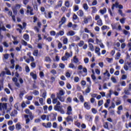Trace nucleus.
<instances>
[{"mask_svg": "<svg viewBox=\"0 0 131 131\" xmlns=\"http://www.w3.org/2000/svg\"><path fill=\"white\" fill-rule=\"evenodd\" d=\"M52 103L53 104H56L54 107V109L55 111L60 112L61 114H65V112H64L63 107L61 106V102L58 101V98H54L52 100Z\"/></svg>", "mask_w": 131, "mask_h": 131, "instance_id": "obj_1", "label": "nucleus"}, {"mask_svg": "<svg viewBox=\"0 0 131 131\" xmlns=\"http://www.w3.org/2000/svg\"><path fill=\"white\" fill-rule=\"evenodd\" d=\"M65 95V92L63 89L59 90V92L56 94V97H62Z\"/></svg>", "mask_w": 131, "mask_h": 131, "instance_id": "obj_2", "label": "nucleus"}, {"mask_svg": "<svg viewBox=\"0 0 131 131\" xmlns=\"http://www.w3.org/2000/svg\"><path fill=\"white\" fill-rule=\"evenodd\" d=\"M57 113L55 114H53L51 113L49 115V116H50L51 117V120H52V121H55V120H56V117H57Z\"/></svg>", "mask_w": 131, "mask_h": 131, "instance_id": "obj_3", "label": "nucleus"}, {"mask_svg": "<svg viewBox=\"0 0 131 131\" xmlns=\"http://www.w3.org/2000/svg\"><path fill=\"white\" fill-rule=\"evenodd\" d=\"M67 114L68 115H71V114H72V107L71 106H69L68 107Z\"/></svg>", "mask_w": 131, "mask_h": 131, "instance_id": "obj_4", "label": "nucleus"}, {"mask_svg": "<svg viewBox=\"0 0 131 131\" xmlns=\"http://www.w3.org/2000/svg\"><path fill=\"white\" fill-rule=\"evenodd\" d=\"M85 119L88 121H92L93 120V117L90 115H85Z\"/></svg>", "mask_w": 131, "mask_h": 131, "instance_id": "obj_5", "label": "nucleus"}, {"mask_svg": "<svg viewBox=\"0 0 131 131\" xmlns=\"http://www.w3.org/2000/svg\"><path fill=\"white\" fill-rule=\"evenodd\" d=\"M2 109H5V110H7V103H0V111Z\"/></svg>", "mask_w": 131, "mask_h": 131, "instance_id": "obj_6", "label": "nucleus"}, {"mask_svg": "<svg viewBox=\"0 0 131 131\" xmlns=\"http://www.w3.org/2000/svg\"><path fill=\"white\" fill-rule=\"evenodd\" d=\"M67 35H68V36H73L74 35H75V32L71 30L67 33Z\"/></svg>", "mask_w": 131, "mask_h": 131, "instance_id": "obj_7", "label": "nucleus"}, {"mask_svg": "<svg viewBox=\"0 0 131 131\" xmlns=\"http://www.w3.org/2000/svg\"><path fill=\"white\" fill-rule=\"evenodd\" d=\"M25 118H26V123L28 124V123H29L30 122V119L29 118V115H25L24 116Z\"/></svg>", "mask_w": 131, "mask_h": 131, "instance_id": "obj_8", "label": "nucleus"}, {"mask_svg": "<svg viewBox=\"0 0 131 131\" xmlns=\"http://www.w3.org/2000/svg\"><path fill=\"white\" fill-rule=\"evenodd\" d=\"M84 106L87 110H90V109H91V105L89 104V103L87 102L84 103Z\"/></svg>", "mask_w": 131, "mask_h": 131, "instance_id": "obj_9", "label": "nucleus"}, {"mask_svg": "<svg viewBox=\"0 0 131 131\" xmlns=\"http://www.w3.org/2000/svg\"><path fill=\"white\" fill-rule=\"evenodd\" d=\"M66 121L67 122H69V121L73 122V118H72V116H69L66 118Z\"/></svg>", "mask_w": 131, "mask_h": 131, "instance_id": "obj_10", "label": "nucleus"}, {"mask_svg": "<svg viewBox=\"0 0 131 131\" xmlns=\"http://www.w3.org/2000/svg\"><path fill=\"white\" fill-rule=\"evenodd\" d=\"M12 10L13 11L14 15H15V16H16V15H17V14H18V10H17V8H16V7H12Z\"/></svg>", "mask_w": 131, "mask_h": 131, "instance_id": "obj_11", "label": "nucleus"}, {"mask_svg": "<svg viewBox=\"0 0 131 131\" xmlns=\"http://www.w3.org/2000/svg\"><path fill=\"white\" fill-rule=\"evenodd\" d=\"M30 75L32 77L33 79H34L35 80H36L37 78V76L36 75V74H34L33 72H31Z\"/></svg>", "mask_w": 131, "mask_h": 131, "instance_id": "obj_12", "label": "nucleus"}, {"mask_svg": "<svg viewBox=\"0 0 131 131\" xmlns=\"http://www.w3.org/2000/svg\"><path fill=\"white\" fill-rule=\"evenodd\" d=\"M59 24H64V23H66V17H62L61 19V20L59 22Z\"/></svg>", "mask_w": 131, "mask_h": 131, "instance_id": "obj_13", "label": "nucleus"}, {"mask_svg": "<svg viewBox=\"0 0 131 131\" xmlns=\"http://www.w3.org/2000/svg\"><path fill=\"white\" fill-rule=\"evenodd\" d=\"M23 38L25 40H27V41H28L29 40V35L27 34H25L23 36Z\"/></svg>", "mask_w": 131, "mask_h": 131, "instance_id": "obj_14", "label": "nucleus"}, {"mask_svg": "<svg viewBox=\"0 0 131 131\" xmlns=\"http://www.w3.org/2000/svg\"><path fill=\"white\" fill-rule=\"evenodd\" d=\"M17 113L18 112H17V111L16 110H14V111L12 112V113H11L10 116L14 117L15 115H17Z\"/></svg>", "mask_w": 131, "mask_h": 131, "instance_id": "obj_15", "label": "nucleus"}, {"mask_svg": "<svg viewBox=\"0 0 131 131\" xmlns=\"http://www.w3.org/2000/svg\"><path fill=\"white\" fill-rule=\"evenodd\" d=\"M95 53L98 55V56L101 55V53H100V48L96 47L95 49Z\"/></svg>", "mask_w": 131, "mask_h": 131, "instance_id": "obj_16", "label": "nucleus"}, {"mask_svg": "<svg viewBox=\"0 0 131 131\" xmlns=\"http://www.w3.org/2000/svg\"><path fill=\"white\" fill-rule=\"evenodd\" d=\"M57 98L60 101V102H65V98L62 96H57Z\"/></svg>", "mask_w": 131, "mask_h": 131, "instance_id": "obj_17", "label": "nucleus"}, {"mask_svg": "<svg viewBox=\"0 0 131 131\" xmlns=\"http://www.w3.org/2000/svg\"><path fill=\"white\" fill-rule=\"evenodd\" d=\"M77 14L80 16V17H83L84 15L83 11L82 10H79Z\"/></svg>", "mask_w": 131, "mask_h": 131, "instance_id": "obj_18", "label": "nucleus"}, {"mask_svg": "<svg viewBox=\"0 0 131 131\" xmlns=\"http://www.w3.org/2000/svg\"><path fill=\"white\" fill-rule=\"evenodd\" d=\"M19 70V71H22V67H20L19 64H17L15 66V70Z\"/></svg>", "mask_w": 131, "mask_h": 131, "instance_id": "obj_19", "label": "nucleus"}, {"mask_svg": "<svg viewBox=\"0 0 131 131\" xmlns=\"http://www.w3.org/2000/svg\"><path fill=\"white\" fill-rule=\"evenodd\" d=\"M83 8L85 11H88L89 10V6H88V4L86 3H84L83 5Z\"/></svg>", "mask_w": 131, "mask_h": 131, "instance_id": "obj_20", "label": "nucleus"}, {"mask_svg": "<svg viewBox=\"0 0 131 131\" xmlns=\"http://www.w3.org/2000/svg\"><path fill=\"white\" fill-rule=\"evenodd\" d=\"M59 35H60L61 36L64 35V32L63 31H60L58 33L56 34V36L58 37Z\"/></svg>", "mask_w": 131, "mask_h": 131, "instance_id": "obj_21", "label": "nucleus"}, {"mask_svg": "<svg viewBox=\"0 0 131 131\" xmlns=\"http://www.w3.org/2000/svg\"><path fill=\"white\" fill-rule=\"evenodd\" d=\"M16 129L17 130H20L21 129V125L20 124V123H18L15 125Z\"/></svg>", "mask_w": 131, "mask_h": 131, "instance_id": "obj_22", "label": "nucleus"}, {"mask_svg": "<svg viewBox=\"0 0 131 131\" xmlns=\"http://www.w3.org/2000/svg\"><path fill=\"white\" fill-rule=\"evenodd\" d=\"M97 25L98 26H102L103 25V22L102 21V19H100L99 20H97Z\"/></svg>", "mask_w": 131, "mask_h": 131, "instance_id": "obj_23", "label": "nucleus"}, {"mask_svg": "<svg viewBox=\"0 0 131 131\" xmlns=\"http://www.w3.org/2000/svg\"><path fill=\"white\" fill-rule=\"evenodd\" d=\"M25 94V90L20 91V94H19V98H20V99L22 98V97H23V96H24Z\"/></svg>", "mask_w": 131, "mask_h": 131, "instance_id": "obj_24", "label": "nucleus"}, {"mask_svg": "<svg viewBox=\"0 0 131 131\" xmlns=\"http://www.w3.org/2000/svg\"><path fill=\"white\" fill-rule=\"evenodd\" d=\"M73 61L74 63H77L78 62H79V60H78V58L76 57V56H75L73 58Z\"/></svg>", "mask_w": 131, "mask_h": 131, "instance_id": "obj_25", "label": "nucleus"}, {"mask_svg": "<svg viewBox=\"0 0 131 131\" xmlns=\"http://www.w3.org/2000/svg\"><path fill=\"white\" fill-rule=\"evenodd\" d=\"M85 92L86 94H89L90 92H91V86H88Z\"/></svg>", "mask_w": 131, "mask_h": 131, "instance_id": "obj_26", "label": "nucleus"}, {"mask_svg": "<svg viewBox=\"0 0 131 131\" xmlns=\"http://www.w3.org/2000/svg\"><path fill=\"white\" fill-rule=\"evenodd\" d=\"M64 5L67 8H69L70 7V3H69V1H66Z\"/></svg>", "mask_w": 131, "mask_h": 131, "instance_id": "obj_27", "label": "nucleus"}, {"mask_svg": "<svg viewBox=\"0 0 131 131\" xmlns=\"http://www.w3.org/2000/svg\"><path fill=\"white\" fill-rule=\"evenodd\" d=\"M89 48H90V49L91 50V51H92V52H94V46L93 45V44L90 43H89Z\"/></svg>", "mask_w": 131, "mask_h": 131, "instance_id": "obj_28", "label": "nucleus"}, {"mask_svg": "<svg viewBox=\"0 0 131 131\" xmlns=\"http://www.w3.org/2000/svg\"><path fill=\"white\" fill-rule=\"evenodd\" d=\"M112 108H113V109L115 108V103L113 102H112L111 106L108 107V110H110V109H112Z\"/></svg>", "mask_w": 131, "mask_h": 131, "instance_id": "obj_29", "label": "nucleus"}, {"mask_svg": "<svg viewBox=\"0 0 131 131\" xmlns=\"http://www.w3.org/2000/svg\"><path fill=\"white\" fill-rule=\"evenodd\" d=\"M121 56V54L120 53V52H118L116 54V60H119Z\"/></svg>", "mask_w": 131, "mask_h": 131, "instance_id": "obj_30", "label": "nucleus"}, {"mask_svg": "<svg viewBox=\"0 0 131 131\" xmlns=\"http://www.w3.org/2000/svg\"><path fill=\"white\" fill-rule=\"evenodd\" d=\"M33 55H34V56H35V57H37V56H38V50H36L34 51Z\"/></svg>", "mask_w": 131, "mask_h": 131, "instance_id": "obj_31", "label": "nucleus"}, {"mask_svg": "<svg viewBox=\"0 0 131 131\" xmlns=\"http://www.w3.org/2000/svg\"><path fill=\"white\" fill-rule=\"evenodd\" d=\"M45 61L46 62H52V59H51V58L49 56H47L45 57Z\"/></svg>", "mask_w": 131, "mask_h": 131, "instance_id": "obj_32", "label": "nucleus"}, {"mask_svg": "<svg viewBox=\"0 0 131 131\" xmlns=\"http://www.w3.org/2000/svg\"><path fill=\"white\" fill-rule=\"evenodd\" d=\"M102 113H105L104 115V118H106V116H107V114L108 113V112L106 110H104L103 111L101 112Z\"/></svg>", "mask_w": 131, "mask_h": 131, "instance_id": "obj_33", "label": "nucleus"}, {"mask_svg": "<svg viewBox=\"0 0 131 131\" xmlns=\"http://www.w3.org/2000/svg\"><path fill=\"white\" fill-rule=\"evenodd\" d=\"M104 75H106L107 76V77H110V73H109V71L108 70H106L105 72L103 73Z\"/></svg>", "mask_w": 131, "mask_h": 131, "instance_id": "obj_34", "label": "nucleus"}, {"mask_svg": "<svg viewBox=\"0 0 131 131\" xmlns=\"http://www.w3.org/2000/svg\"><path fill=\"white\" fill-rule=\"evenodd\" d=\"M107 12V10L106 9V8H104L103 10H100V13L101 14H105Z\"/></svg>", "mask_w": 131, "mask_h": 131, "instance_id": "obj_35", "label": "nucleus"}, {"mask_svg": "<svg viewBox=\"0 0 131 131\" xmlns=\"http://www.w3.org/2000/svg\"><path fill=\"white\" fill-rule=\"evenodd\" d=\"M69 68H72V69H76V68H75V66H74V64L72 63H71L70 64H69Z\"/></svg>", "mask_w": 131, "mask_h": 131, "instance_id": "obj_36", "label": "nucleus"}, {"mask_svg": "<svg viewBox=\"0 0 131 131\" xmlns=\"http://www.w3.org/2000/svg\"><path fill=\"white\" fill-rule=\"evenodd\" d=\"M120 22L122 24H124V23H125V18L123 17L122 19H120Z\"/></svg>", "mask_w": 131, "mask_h": 131, "instance_id": "obj_37", "label": "nucleus"}, {"mask_svg": "<svg viewBox=\"0 0 131 131\" xmlns=\"http://www.w3.org/2000/svg\"><path fill=\"white\" fill-rule=\"evenodd\" d=\"M64 45H67L68 43V39L67 38H64L63 40Z\"/></svg>", "mask_w": 131, "mask_h": 131, "instance_id": "obj_38", "label": "nucleus"}, {"mask_svg": "<svg viewBox=\"0 0 131 131\" xmlns=\"http://www.w3.org/2000/svg\"><path fill=\"white\" fill-rule=\"evenodd\" d=\"M59 7H62V1L59 2V4L56 6L55 8L57 9V8H59Z\"/></svg>", "mask_w": 131, "mask_h": 131, "instance_id": "obj_39", "label": "nucleus"}, {"mask_svg": "<svg viewBox=\"0 0 131 131\" xmlns=\"http://www.w3.org/2000/svg\"><path fill=\"white\" fill-rule=\"evenodd\" d=\"M39 75L41 78H43V77H45V74H43V72H40Z\"/></svg>", "mask_w": 131, "mask_h": 131, "instance_id": "obj_40", "label": "nucleus"}, {"mask_svg": "<svg viewBox=\"0 0 131 131\" xmlns=\"http://www.w3.org/2000/svg\"><path fill=\"white\" fill-rule=\"evenodd\" d=\"M25 112L26 114H29V115L31 114V113H32V112H30V111L29 109H26Z\"/></svg>", "mask_w": 131, "mask_h": 131, "instance_id": "obj_41", "label": "nucleus"}, {"mask_svg": "<svg viewBox=\"0 0 131 131\" xmlns=\"http://www.w3.org/2000/svg\"><path fill=\"white\" fill-rule=\"evenodd\" d=\"M92 112L94 114H96L98 113V111L96 110L95 108H92Z\"/></svg>", "mask_w": 131, "mask_h": 131, "instance_id": "obj_42", "label": "nucleus"}, {"mask_svg": "<svg viewBox=\"0 0 131 131\" xmlns=\"http://www.w3.org/2000/svg\"><path fill=\"white\" fill-rule=\"evenodd\" d=\"M111 80L114 82V83H116V82H117L116 79L114 77H112Z\"/></svg>", "mask_w": 131, "mask_h": 131, "instance_id": "obj_43", "label": "nucleus"}, {"mask_svg": "<svg viewBox=\"0 0 131 131\" xmlns=\"http://www.w3.org/2000/svg\"><path fill=\"white\" fill-rule=\"evenodd\" d=\"M79 10V8L78 7V5H76L74 8V12H76Z\"/></svg>", "mask_w": 131, "mask_h": 131, "instance_id": "obj_44", "label": "nucleus"}, {"mask_svg": "<svg viewBox=\"0 0 131 131\" xmlns=\"http://www.w3.org/2000/svg\"><path fill=\"white\" fill-rule=\"evenodd\" d=\"M4 89V82L2 81L0 84V92Z\"/></svg>", "mask_w": 131, "mask_h": 131, "instance_id": "obj_45", "label": "nucleus"}, {"mask_svg": "<svg viewBox=\"0 0 131 131\" xmlns=\"http://www.w3.org/2000/svg\"><path fill=\"white\" fill-rule=\"evenodd\" d=\"M21 43L24 45V46H27V42H26L25 40H24V39H22L21 41Z\"/></svg>", "mask_w": 131, "mask_h": 131, "instance_id": "obj_46", "label": "nucleus"}, {"mask_svg": "<svg viewBox=\"0 0 131 131\" xmlns=\"http://www.w3.org/2000/svg\"><path fill=\"white\" fill-rule=\"evenodd\" d=\"M59 66L61 69H64V68H65V64L63 63H59Z\"/></svg>", "mask_w": 131, "mask_h": 131, "instance_id": "obj_47", "label": "nucleus"}, {"mask_svg": "<svg viewBox=\"0 0 131 131\" xmlns=\"http://www.w3.org/2000/svg\"><path fill=\"white\" fill-rule=\"evenodd\" d=\"M124 69L125 70V71H127V70L129 69V68H128V66L127 64H125L124 66Z\"/></svg>", "mask_w": 131, "mask_h": 131, "instance_id": "obj_48", "label": "nucleus"}, {"mask_svg": "<svg viewBox=\"0 0 131 131\" xmlns=\"http://www.w3.org/2000/svg\"><path fill=\"white\" fill-rule=\"evenodd\" d=\"M26 71L28 73V72H30V69H29V67L28 66H26L25 67Z\"/></svg>", "mask_w": 131, "mask_h": 131, "instance_id": "obj_49", "label": "nucleus"}, {"mask_svg": "<svg viewBox=\"0 0 131 131\" xmlns=\"http://www.w3.org/2000/svg\"><path fill=\"white\" fill-rule=\"evenodd\" d=\"M92 9H93L92 13H96L98 11L96 7H93Z\"/></svg>", "mask_w": 131, "mask_h": 131, "instance_id": "obj_50", "label": "nucleus"}, {"mask_svg": "<svg viewBox=\"0 0 131 131\" xmlns=\"http://www.w3.org/2000/svg\"><path fill=\"white\" fill-rule=\"evenodd\" d=\"M33 94H34V95L35 96H37L39 94V92H38V91H36V90H34L33 92Z\"/></svg>", "mask_w": 131, "mask_h": 131, "instance_id": "obj_51", "label": "nucleus"}, {"mask_svg": "<svg viewBox=\"0 0 131 131\" xmlns=\"http://www.w3.org/2000/svg\"><path fill=\"white\" fill-rule=\"evenodd\" d=\"M103 100H99L98 103V106H102L103 105Z\"/></svg>", "mask_w": 131, "mask_h": 131, "instance_id": "obj_52", "label": "nucleus"}, {"mask_svg": "<svg viewBox=\"0 0 131 131\" xmlns=\"http://www.w3.org/2000/svg\"><path fill=\"white\" fill-rule=\"evenodd\" d=\"M50 35L51 36H55V35H56V32L54 31H52L50 32Z\"/></svg>", "mask_w": 131, "mask_h": 131, "instance_id": "obj_53", "label": "nucleus"}, {"mask_svg": "<svg viewBox=\"0 0 131 131\" xmlns=\"http://www.w3.org/2000/svg\"><path fill=\"white\" fill-rule=\"evenodd\" d=\"M123 33H124V34H125V35H127V34H130L129 33V32H128V31H126V30H124L123 31Z\"/></svg>", "mask_w": 131, "mask_h": 131, "instance_id": "obj_54", "label": "nucleus"}, {"mask_svg": "<svg viewBox=\"0 0 131 131\" xmlns=\"http://www.w3.org/2000/svg\"><path fill=\"white\" fill-rule=\"evenodd\" d=\"M9 129H10V130L13 131L14 130V129H15V126H10L9 127Z\"/></svg>", "mask_w": 131, "mask_h": 131, "instance_id": "obj_55", "label": "nucleus"}, {"mask_svg": "<svg viewBox=\"0 0 131 131\" xmlns=\"http://www.w3.org/2000/svg\"><path fill=\"white\" fill-rule=\"evenodd\" d=\"M98 4V2L97 0H94L92 3V6H97Z\"/></svg>", "mask_w": 131, "mask_h": 131, "instance_id": "obj_56", "label": "nucleus"}, {"mask_svg": "<svg viewBox=\"0 0 131 131\" xmlns=\"http://www.w3.org/2000/svg\"><path fill=\"white\" fill-rule=\"evenodd\" d=\"M74 38H75V40L76 41H77L78 40H80V38L79 37H78V36H74Z\"/></svg>", "mask_w": 131, "mask_h": 131, "instance_id": "obj_57", "label": "nucleus"}, {"mask_svg": "<svg viewBox=\"0 0 131 131\" xmlns=\"http://www.w3.org/2000/svg\"><path fill=\"white\" fill-rule=\"evenodd\" d=\"M79 99H80V101H81V102H84V99L83 98V96H82V95L80 96Z\"/></svg>", "mask_w": 131, "mask_h": 131, "instance_id": "obj_58", "label": "nucleus"}, {"mask_svg": "<svg viewBox=\"0 0 131 131\" xmlns=\"http://www.w3.org/2000/svg\"><path fill=\"white\" fill-rule=\"evenodd\" d=\"M103 127L104 128H108V122H106L105 123V124L103 125Z\"/></svg>", "mask_w": 131, "mask_h": 131, "instance_id": "obj_59", "label": "nucleus"}, {"mask_svg": "<svg viewBox=\"0 0 131 131\" xmlns=\"http://www.w3.org/2000/svg\"><path fill=\"white\" fill-rule=\"evenodd\" d=\"M3 45H4V47H5V48H9V44H8V43H7V42L4 41L3 42Z\"/></svg>", "mask_w": 131, "mask_h": 131, "instance_id": "obj_60", "label": "nucleus"}, {"mask_svg": "<svg viewBox=\"0 0 131 131\" xmlns=\"http://www.w3.org/2000/svg\"><path fill=\"white\" fill-rule=\"evenodd\" d=\"M83 45H84V42L83 41H80L79 43V47H82Z\"/></svg>", "mask_w": 131, "mask_h": 131, "instance_id": "obj_61", "label": "nucleus"}, {"mask_svg": "<svg viewBox=\"0 0 131 131\" xmlns=\"http://www.w3.org/2000/svg\"><path fill=\"white\" fill-rule=\"evenodd\" d=\"M37 48L38 49H42V45H41V43H38Z\"/></svg>", "mask_w": 131, "mask_h": 131, "instance_id": "obj_62", "label": "nucleus"}, {"mask_svg": "<svg viewBox=\"0 0 131 131\" xmlns=\"http://www.w3.org/2000/svg\"><path fill=\"white\" fill-rule=\"evenodd\" d=\"M124 93L125 94V95H129V90H124Z\"/></svg>", "mask_w": 131, "mask_h": 131, "instance_id": "obj_63", "label": "nucleus"}, {"mask_svg": "<svg viewBox=\"0 0 131 131\" xmlns=\"http://www.w3.org/2000/svg\"><path fill=\"white\" fill-rule=\"evenodd\" d=\"M126 64L128 65V67L129 68V70L131 71V62H127Z\"/></svg>", "mask_w": 131, "mask_h": 131, "instance_id": "obj_64", "label": "nucleus"}]
</instances>
